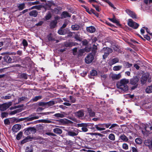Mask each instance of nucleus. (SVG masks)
<instances>
[{"label": "nucleus", "mask_w": 152, "mask_h": 152, "mask_svg": "<svg viewBox=\"0 0 152 152\" xmlns=\"http://www.w3.org/2000/svg\"><path fill=\"white\" fill-rule=\"evenodd\" d=\"M129 82V79L124 78L120 80L117 84V87L118 88L121 89L124 92L128 90L129 87L127 84Z\"/></svg>", "instance_id": "f257e3e1"}, {"label": "nucleus", "mask_w": 152, "mask_h": 152, "mask_svg": "<svg viewBox=\"0 0 152 152\" xmlns=\"http://www.w3.org/2000/svg\"><path fill=\"white\" fill-rule=\"evenodd\" d=\"M139 77L137 76H135L131 78L129 81V83L131 85H133L131 87V89L133 90L137 88L138 86V82L139 81Z\"/></svg>", "instance_id": "f03ea898"}, {"label": "nucleus", "mask_w": 152, "mask_h": 152, "mask_svg": "<svg viewBox=\"0 0 152 152\" xmlns=\"http://www.w3.org/2000/svg\"><path fill=\"white\" fill-rule=\"evenodd\" d=\"M96 52V51L94 50L92 53L89 54L85 58V61L87 64L91 63L94 59V57Z\"/></svg>", "instance_id": "7ed1b4c3"}, {"label": "nucleus", "mask_w": 152, "mask_h": 152, "mask_svg": "<svg viewBox=\"0 0 152 152\" xmlns=\"http://www.w3.org/2000/svg\"><path fill=\"white\" fill-rule=\"evenodd\" d=\"M94 124H92L93 125ZM92 124L86 123H82L81 124H77L78 127H82L81 130L82 131L84 132H86L88 130L87 127L90 126Z\"/></svg>", "instance_id": "20e7f679"}, {"label": "nucleus", "mask_w": 152, "mask_h": 152, "mask_svg": "<svg viewBox=\"0 0 152 152\" xmlns=\"http://www.w3.org/2000/svg\"><path fill=\"white\" fill-rule=\"evenodd\" d=\"M71 130H66L68 135L74 137L77 135L79 133L78 129L73 127L71 128Z\"/></svg>", "instance_id": "39448f33"}, {"label": "nucleus", "mask_w": 152, "mask_h": 152, "mask_svg": "<svg viewBox=\"0 0 152 152\" xmlns=\"http://www.w3.org/2000/svg\"><path fill=\"white\" fill-rule=\"evenodd\" d=\"M102 51H103L104 53V54L103 56V58L105 59L109 55L110 53L112 52V49L108 48H104L102 50Z\"/></svg>", "instance_id": "423d86ee"}, {"label": "nucleus", "mask_w": 152, "mask_h": 152, "mask_svg": "<svg viewBox=\"0 0 152 152\" xmlns=\"http://www.w3.org/2000/svg\"><path fill=\"white\" fill-rule=\"evenodd\" d=\"M129 21L128 23L129 26L135 29L138 28L139 26L138 24L134 22H133L132 19H129Z\"/></svg>", "instance_id": "0eeeda50"}, {"label": "nucleus", "mask_w": 152, "mask_h": 152, "mask_svg": "<svg viewBox=\"0 0 152 152\" xmlns=\"http://www.w3.org/2000/svg\"><path fill=\"white\" fill-rule=\"evenodd\" d=\"M74 114L75 117L81 119L84 116V111L83 110H81L75 112Z\"/></svg>", "instance_id": "6e6552de"}, {"label": "nucleus", "mask_w": 152, "mask_h": 152, "mask_svg": "<svg viewBox=\"0 0 152 152\" xmlns=\"http://www.w3.org/2000/svg\"><path fill=\"white\" fill-rule=\"evenodd\" d=\"M35 113H33L29 115L28 117L25 118L24 119V120H26L27 121H29L38 119L39 117L38 116H35Z\"/></svg>", "instance_id": "1a4fd4ad"}, {"label": "nucleus", "mask_w": 152, "mask_h": 152, "mask_svg": "<svg viewBox=\"0 0 152 152\" xmlns=\"http://www.w3.org/2000/svg\"><path fill=\"white\" fill-rule=\"evenodd\" d=\"M11 104L5 103L0 105V110L1 111H5L10 107Z\"/></svg>", "instance_id": "9d476101"}, {"label": "nucleus", "mask_w": 152, "mask_h": 152, "mask_svg": "<svg viewBox=\"0 0 152 152\" xmlns=\"http://www.w3.org/2000/svg\"><path fill=\"white\" fill-rule=\"evenodd\" d=\"M95 127L96 129V130L98 131H103L105 130V129L104 127V124H99L94 126Z\"/></svg>", "instance_id": "9b49d317"}, {"label": "nucleus", "mask_w": 152, "mask_h": 152, "mask_svg": "<svg viewBox=\"0 0 152 152\" xmlns=\"http://www.w3.org/2000/svg\"><path fill=\"white\" fill-rule=\"evenodd\" d=\"M55 20H52L50 23V26L51 28H53L56 26L57 23V20L58 19V17H55Z\"/></svg>", "instance_id": "f8f14e48"}, {"label": "nucleus", "mask_w": 152, "mask_h": 152, "mask_svg": "<svg viewBox=\"0 0 152 152\" xmlns=\"http://www.w3.org/2000/svg\"><path fill=\"white\" fill-rule=\"evenodd\" d=\"M126 11L132 18L133 19H136L137 18V15L134 12L128 9L126 10Z\"/></svg>", "instance_id": "ddd939ff"}, {"label": "nucleus", "mask_w": 152, "mask_h": 152, "mask_svg": "<svg viewBox=\"0 0 152 152\" xmlns=\"http://www.w3.org/2000/svg\"><path fill=\"white\" fill-rule=\"evenodd\" d=\"M144 143L145 145L148 146L150 149L152 150V140H145V141Z\"/></svg>", "instance_id": "4468645a"}, {"label": "nucleus", "mask_w": 152, "mask_h": 152, "mask_svg": "<svg viewBox=\"0 0 152 152\" xmlns=\"http://www.w3.org/2000/svg\"><path fill=\"white\" fill-rule=\"evenodd\" d=\"M4 59L5 61L7 63H11L14 62V60H13L9 56H5L4 57Z\"/></svg>", "instance_id": "2eb2a0df"}, {"label": "nucleus", "mask_w": 152, "mask_h": 152, "mask_svg": "<svg viewBox=\"0 0 152 152\" xmlns=\"http://www.w3.org/2000/svg\"><path fill=\"white\" fill-rule=\"evenodd\" d=\"M119 138L121 140V142H128V138L124 134H122L119 137Z\"/></svg>", "instance_id": "dca6fc26"}, {"label": "nucleus", "mask_w": 152, "mask_h": 152, "mask_svg": "<svg viewBox=\"0 0 152 152\" xmlns=\"http://www.w3.org/2000/svg\"><path fill=\"white\" fill-rule=\"evenodd\" d=\"M21 128V126L19 124H15L14 125L12 128V130L13 132H17L19 131Z\"/></svg>", "instance_id": "f3484780"}, {"label": "nucleus", "mask_w": 152, "mask_h": 152, "mask_svg": "<svg viewBox=\"0 0 152 152\" xmlns=\"http://www.w3.org/2000/svg\"><path fill=\"white\" fill-rule=\"evenodd\" d=\"M62 9L61 7H55L53 9L52 11L55 14H59L60 13L61 11V10Z\"/></svg>", "instance_id": "a211bd4d"}, {"label": "nucleus", "mask_w": 152, "mask_h": 152, "mask_svg": "<svg viewBox=\"0 0 152 152\" xmlns=\"http://www.w3.org/2000/svg\"><path fill=\"white\" fill-rule=\"evenodd\" d=\"M109 20L114 23H116V25L118 26H121V24L119 23V22L115 18V16H113V18H109Z\"/></svg>", "instance_id": "6ab92c4d"}, {"label": "nucleus", "mask_w": 152, "mask_h": 152, "mask_svg": "<svg viewBox=\"0 0 152 152\" xmlns=\"http://www.w3.org/2000/svg\"><path fill=\"white\" fill-rule=\"evenodd\" d=\"M36 132V130L35 128L33 127H29L26 130L25 132L27 134H31L32 132Z\"/></svg>", "instance_id": "aec40b11"}, {"label": "nucleus", "mask_w": 152, "mask_h": 152, "mask_svg": "<svg viewBox=\"0 0 152 152\" xmlns=\"http://www.w3.org/2000/svg\"><path fill=\"white\" fill-rule=\"evenodd\" d=\"M79 33L75 32H70L68 36L72 37V38H80L79 36Z\"/></svg>", "instance_id": "412c9836"}, {"label": "nucleus", "mask_w": 152, "mask_h": 152, "mask_svg": "<svg viewBox=\"0 0 152 152\" xmlns=\"http://www.w3.org/2000/svg\"><path fill=\"white\" fill-rule=\"evenodd\" d=\"M148 76V75H144L142 76L141 79V81L142 84H144L145 83Z\"/></svg>", "instance_id": "4be33fe9"}, {"label": "nucleus", "mask_w": 152, "mask_h": 152, "mask_svg": "<svg viewBox=\"0 0 152 152\" xmlns=\"http://www.w3.org/2000/svg\"><path fill=\"white\" fill-rule=\"evenodd\" d=\"M119 61V59L117 58H115L110 61L108 63L111 66L116 63H118Z\"/></svg>", "instance_id": "5701e85b"}, {"label": "nucleus", "mask_w": 152, "mask_h": 152, "mask_svg": "<svg viewBox=\"0 0 152 152\" xmlns=\"http://www.w3.org/2000/svg\"><path fill=\"white\" fill-rule=\"evenodd\" d=\"M86 30L87 31L90 33H93L95 32L96 29L94 26H91L87 27L86 28Z\"/></svg>", "instance_id": "b1692460"}, {"label": "nucleus", "mask_w": 152, "mask_h": 152, "mask_svg": "<svg viewBox=\"0 0 152 152\" xmlns=\"http://www.w3.org/2000/svg\"><path fill=\"white\" fill-rule=\"evenodd\" d=\"M61 18H65L67 17H70L71 15L67 12L63 11L61 15Z\"/></svg>", "instance_id": "393cba45"}, {"label": "nucleus", "mask_w": 152, "mask_h": 152, "mask_svg": "<svg viewBox=\"0 0 152 152\" xmlns=\"http://www.w3.org/2000/svg\"><path fill=\"white\" fill-rule=\"evenodd\" d=\"M53 132L57 134H60L62 133V130L59 128H56L53 129Z\"/></svg>", "instance_id": "a878e982"}, {"label": "nucleus", "mask_w": 152, "mask_h": 152, "mask_svg": "<svg viewBox=\"0 0 152 152\" xmlns=\"http://www.w3.org/2000/svg\"><path fill=\"white\" fill-rule=\"evenodd\" d=\"M38 15V12L35 10H32L29 13V15L30 16L36 17Z\"/></svg>", "instance_id": "bb28decb"}, {"label": "nucleus", "mask_w": 152, "mask_h": 152, "mask_svg": "<svg viewBox=\"0 0 152 152\" xmlns=\"http://www.w3.org/2000/svg\"><path fill=\"white\" fill-rule=\"evenodd\" d=\"M121 75L120 73L118 74H113L112 76V78L113 80H118L121 77Z\"/></svg>", "instance_id": "cd10ccee"}, {"label": "nucleus", "mask_w": 152, "mask_h": 152, "mask_svg": "<svg viewBox=\"0 0 152 152\" xmlns=\"http://www.w3.org/2000/svg\"><path fill=\"white\" fill-rule=\"evenodd\" d=\"M64 45L66 47H68L74 46L75 45L73 42H66L64 43Z\"/></svg>", "instance_id": "c85d7f7f"}, {"label": "nucleus", "mask_w": 152, "mask_h": 152, "mask_svg": "<svg viewBox=\"0 0 152 152\" xmlns=\"http://www.w3.org/2000/svg\"><path fill=\"white\" fill-rule=\"evenodd\" d=\"M71 28L74 30H78L80 28L79 25L75 24L72 25Z\"/></svg>", "instance_id": "c756f323"}, {"label": "nucleus", "mask_w": 152, "mask_h": 152, "mask_svg": "<svg viewBox=\"0 0 152 152\" xmlns=\"http://www.w3.org/2000/svg\"><path fill=\"white\" fill-rule=\"evenodd\" d=\"M18 8L19 10H23L25 7V4L24 3L20 4L18 6Z\"/></svg>", "instance_id": "7c9ffc66"}, {"label": "nucleus", "mask_w": 152, "mask_h": 152, "mask_svg": "<svg viewBox=\"0 0 152 152\" xmlns=\"http://www.w3.org/2000/svg\"><path fill=\"white\" fill-rule=\"evenodd\" d=\"M53 116L57 118H63L65 117V115L63 113H57L55 114Z\"/></svg>", "instance_id": "2f4dec72"}, {"label": "nucleus", "mask_w": 152, "mask_h": 152, "mask_svg": "<svg viewBox=\"0 0 152 152\" xmlns=\"http://www.w3.org/2000/svg\"><path fill=\"white\" fill-rule=\"evenodd\" d=\"M46 104L47 107L48 108L54 105L55 104V102L54 101H50L48 102H46Z\"/></svg>", "instance_id": "473e14b6"}, {"label": "nucleus", "mask_w": 152, "mask_h": 152, "mask_svg": "<svg viewBox=\"0 0 152 152\" xmlns=\"http://www.w3.org/2000/svg\"><path fill=\"white\" fill-rule=\"evenodd\" d=\"M37 121H38L39 122L41 123H52V121L50 120L47 119H42L40 120Z\"/></svg>", "instance_id": "72a5a7b5"}, {"label": "nucleus", "mask_w": 152, "mask_h": 152, "mask_svg": "<svg viewBox=\"0 0 152 152\" xmlns=\"http://www.w3.org/2000/svg\"><path fill=\"white\" fill-rule=\"evenodd\" d=\"M123 63L124 66L125 67L129 68L131 67L132 65V64L129 63L128 62H126L125 61H124Z\"/></svg>", "instance_id": "f704fd0d"}, {"label": "nucleus", "mask_w": 152, "mask_h": 152, "mask_svg": "<svg viewBox=\"0 0 152 152\" xmlns=\"http://www.w3.org/2000/svg\"><path fill=\"white\" fill-rule=\"evenodd\" d=\"M97 73L96 71L94 70H92L90 73V77L91 78H93L92 76H95L97 75Z\"/></svg>", "instance_id": "c9c22d12"}, {"label": "nucleus", "mask_w": 152, "mask_h": 152, "mask_svg": "<svg viewBox=\"0 0 152 152\" xmlns=\"http://www.w3.org/2000/svg\"><path fill=\"white\" fill-rule=\"evenodd\" d=\"M88 110L90 116L91 117H94L95 115V113L92 111L91 109L88 108Z\"/></svg>", "instance_id": "e433bc0d"}, {"label": "nucleus", "mask_w": 152, "mask_h": 152, "mask_svg": "<svg viewBox=\"0 0 152 152\" xmlns=\"http://www.w3.org/2000/svg\"><path fill=\"white\" fill-rule=\"evenodd\" d=\"M104 1L107 3L110 7L113 8L114 9H116V8L114 6V5L109 0H104Z\"/></svg>", "instance_id": "4c0bfd02"}, {"label": "nucleus", "mask_w": 152, "mask_h": 152, "mask_svg": "<svg viewBox=\"0 0 152 152\" xmlns=\"http://www.w3.org/2000/svg\"><path fill=\"white\" fill-rule=\"evenodd\" d=\"M42 98V96H35L32 99V100L33 102H35L37 101V100H38L39 99H41Z\"/></svg>", "instance_id": "58836bf2"}, {"label": "nucleus", "mask_w": 152, "mask_h": 152, "mask_svg": "<svg viewBox=\"0 0 152 152\" xmlns=\"http://www.w3.org/2000/svg\"><path fill=\"white\" fill-rule=\"evenodd\" d=\"M22 44L24 46V49L25 50L26 49V47L28 45L26 39H23L22 42Z\"/></svg>", "instance_id": "ea45409f"}, {"label": "nucleus", "mask_w": 152, "mask_h": 152, "mask_svg": "<svg viewBox=\"0 0 152 152\" xmlns=\"http://www.w3.org/2000/svg\"><path fill=\"white\" fill-rule=\"evenodd\" d=\"M146 92L147 93H150L152 92V86H148L146 89Z\"/></svg>", "instance_id": "a19ab883"}, {"label": "nucleus", "mask_w": 152, "mask_h": 152, "mask_svg": "<svg viewBox=\"0 0 152 152\" xmlns=\"http://www.w3.org/2000/svg\"><path fill=\"white\" fill-rule=\"evenodd\" d=\"M91 135H95V136H99L100 137H102L104 135L100 133H91L89 134Z\"/></svg>", "instance_id": "79ce46f5"}, {"label": "nucleus", "mask_w": 152, "mask_h": 152, "mask_svg": "<svg viewBox=\"0 0 152 152\" xmlns=\"http://www.w3.org/2000/svg\"><path fill=\"white\" fill-rule=\"evenodd\" d=\"M33 150L32 147L31 146L27 147L25 149L26 152H33Z\"/></svg>", "instance_id": "37998d69"}, {"label": "nucleus", "mask_w": 152, "mask_h": 152, "mask_svg": "<svg viewBox=\"0 0 152 152\" xmlns=\"http://www.w3.org/2000/svg\"><path fill=\"white\" fill-rule=\"evenodd\" d=\"M27 98L26 97L22 96L18 99V103H20L21 101H24L27 99Z\"/></svg>", "instance_id": "c03bdc74"}, {"label": "nucleus", "mask_w": 152, "mask_h": 152, "mask_svg": "<svg viewBox=\"0 0 152 152\" xmlns=\"http://www.w3.org/2000/svg\"><path fill=\"white\" fill-rule=\"evenodd\" d=\"M108 138L110 140L114 141L115 139V135L113 134H110L108 136Z\"/></svg>", "instance_id": "a18cd8bd"}, {"label": "nucleus", "mask_w": 152, "mask_h": 152, "mask_svg": "<svg viewBox=\"0 0 152 152\" xmlns=\"http://www.w3.org/2000/svg\"><path fill=\"white\" fill-rule=\"evenodd\" d=\"M21 109H18L16 110H14V111H13L12 112H11L10 114L11 115H14L15 114L17 113H19L20 112H21Z\"/></svg>", "instance_id": "49530a36"}, {"label": "nucleus", "mask_w": 152, "mask_h": 152, "mask_svg": "<svg viewBox=\"0 0 152 152\" xmlns=\"http://www.w3.org/2000/svg\"><path fill=\"white\" fill-rule=\"evenodd\" d=\"M91 12V13H92L94 14L98 18L99 17V14L96 12L95 10L93 9H91L90 10Z\"/></svg>", "instance_id": "de8ad7c7"}, {"label": "nucleus", "mask_w": 152, "mask_h": 152, "mask_svg": "<svg viewBox=\"0 0 152 152\" xmlns=\"http://www.w3.org/2000/svg\"><path fill=\"white\" fill-rule=\"evenodd\" d=\"M52 15L50 12H48V14L45 16V18L46 20H49L51 18Z\"/></svg>", "instance_id": "09e8293b"}, {"label": "nucleus", "mask_w": 152, "mask_h": 152, "mask_svg": "<svg viewBox=\"0 0 152 152\" xmlns=\"http://www.w3.org/2000/svg\"><path fill=\"white\" fill-rule=\"evenodd\" d=\"M122 66H114L113 67V70L114 71H118L121 69L122 68Z\"/></svg>", "instance_id": "8fccbe9b"}, {"label": "nucleus", "mask_w": 152, "mask_h": 152, "mask_svg": "<svg viewBox=\"0 0 152 152\" xmlns=\"http://www.w3.org/2000/svg\"><path fill=\"white\" fill-rule=\"evenodd\" d=\"M54 112H45V113H38V114L40 115H41L38 116L39 117H41V116L44 115H49L50 113H53Z\"/></svg>", "instance_id": "3c124183"}, {"label": "nucleus", "mask_w": 152, "mask_h": 152, "mask_svg": "<svg viewBox=\"0 0 152 152\" xmlns=\"http://www.w3.org/2000/svg\"><path fill=\"white\" fill-rule=\"evenodd\" d=\"M23 135V132H20L17 135L16 137V139L18 140H20L21 138Z\"/></svg>", "instance_id": "603ef678"}, {"label": "nucleus", "mask_w": 152, "mask_h": 152, "mask_svg": "<svg viewBox=\"0 0 152 152\" xmlns=\"http://www.w3.org/2000/svg\"><path fill=\"white\" fill-rule=\"evenodd\" d=\"M119 127V126L117 124H111L109 128L110 129H112L114 128H116Z\"/></svg>", "instance_id": "864d4df0"}, {"label": "nucleus", "mask_w": 152, "mask_h": 152, "mask_svg": "<svg viewBox=\"0 0 152 152\" xmlns=\"http://www.w3.org/2000/svg\"><path fill=\"white\" fill-rule=\"evenodd\" d=\"M135 142L138 144H140L142 143V140L140 138H137L135 140Z\"/></svg>", "instance_id": "5fc2aeb1"}, {"label": "nucleus", "mask_w": 152, "mask_h": 152, "mask_svg": "<svg viewBox=\"0 0 152 152\" xmlns=\"http://www.w3.org/2000/svg\"><path fill=\"white\" fill-rule=\"evenodd\" d=\"M48 5L50 7H51L52 5H55V3L53 1H48Z\"/></svg>", "instance_id": "6e6d98bb"}, {"label": "nucleus", "mask_w": 152, "mask_h": 152, "mask_svg": "<svg viewBox=\"0 0 152 152\" xmlns=\"http://www.w3.org/2000/svg\"><path fill=\"white\" fill-rule=\"evenodd\" d=\"M38 105L39 106H44L47 107L46 102H40L38 103Z\"/></svg>", "instance_id": "4d7b16f0"}, {"label": "nucleus", "mask_w": 152, "mask_h": 152, "mask_svg": "<svg viewBox=\"0 0 152 152\" xmlns=\"http://www.w3.org/2000/svg\"><path fill=\"white\" fill-rule=\"evenodd\" d=\"M8 114L6 112H2L1 114V117L3 118L7 117L8 116Z\"/></svg>", "instance_id": "13d9d810"}, {"label": "nucleus", "mask_w": 152, "mask_h": 152, "mask_svg": "<svg viewBox=\"0 0 152 152\" xmlns=\"http://www.w3.org/2000/svg\"><path fill=\"white\" fill-rule=\"evenodd\" d=\"M85 50L83 49H80L78 51V55L79 56H81L83 53L84 52Z\"/></svg>", "instance_id": "bf43d9fd"}, {"label": "nucleus", "mask_w": 152, "mask_h": 152, "mask_svg": "<svg viewBox=\"0 0 152 152\" xmlns=\"http://www.w3.org/2000/svg\"><path fill=\"white\" fill-rule=\"evenodd\" d=\"M122 146L123 148L125 150H127L129 148L128 145L126 143H124Z\"/></svg>", "instance_id": "052dcab7"}, {"label": "nucleus", "mask_w": 152, "mask_h": 152, "mask_svg": "<svg viewBox=\"0 0 152 152\" xmlns=\"http://www.w3.org/2000/svg\"><path fill=\"white\" fill-rule=\"evenodd\" d=\"M44 6H42V5H36L34 6V7L36 9L38 10H41V8L42 7H44Z\"/></svg>", "instance_id": "680f3d73"}, {"label": "nucleus", "mask_w": 152, "mask_h": 152, "mask_svg": "<svg viewBox=\"0 0 152 152\" xmlns=\"http://www.w3.org/2000/svg\"><path fill=\"white\" fill-rule=\"evenodd\" d=\"M45 134L47 135H48V136H56V134H55L51 133V132H47L45 133Z\"/></svg>", "instance_id": "e2e57ef3"}, {"label": "nucleus", "mask_w": 152, "mask_h": 152, "mask_svg": "<svg viewBox=\"0 0 152 152\" xmlns=\"http://www.w3.org/2000/svg\"><path fill=\"white\" fill-rule=\"evenodd\" d=\"M4 123L5 125H9L10 123V122L9 119H5L4 120Z\"/></svg>", "instance_id": "0e129e2a"}, {"label": "nucleus", "mask_w": 152, "mask_h": 152, "mask_svg": "<svg viewBox=\"0 0 152 152\" xmlns=\"http://www.w3.org/2000/svg\"><path fill=\"white\" fill-rule=\"evenodd\" d=\"M69 99L71 100V102L72 103H74L76 101V99L72 96H69Z\"/></svg>", "instance_id": "69168bd1"}, {"label": "nucleus", "mask_w": 152, "mask_h": 152, "mask_svg": "<svg viewBox=\"0 0 152 152\" xmlns=\"http://www.w3.org/2000/svg\"><path fill=\"white\" fill-rule=\"evenodd\" d=\"M58 34L60 35H62L64 34V31L62 29H61V28L59 29L58 32Z\"/></svg>", "instance_id": "338daca9"}, {"label": "nucleus", "mask_w": 152, "mask_h": 152, "mask_svg": "<svg viewBox=\"0 0 152 152\" xmlns=\"http://www.w3.org/2000/svg\"><path fill=\"white\" fill-rule=\"evenodd\" d=\"M21 78L26 79L27 78V75L25 73H23L21 75Z\"/></svg>", "instance_id": "774afa93"}]
</instances>
